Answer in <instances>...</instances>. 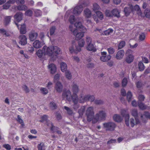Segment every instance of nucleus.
Returning <instances> with one entry per match:
<instances>
[{
  "label": "nucleus",
  "instance_id": "nucleus-1",
  "mask_svg": "<svg viewBox=\"0 0 150 150\" xmlns=\"http://www.w3.org/2000/svg\"><path fill=\"white\" fill-rule=\"evenodd\" d=\"M43 54L53 57L56 56V46H50L48 47L44 46L42 48Z\"/></svg>",
  "mask_w": 150,
  "mask_h": 150
},
{
  "label": "nucleus",
  "instance_id": "nucleus-2",
  "mask_svg": "<svg viewBox=\"0 0 150 150\" xmlns=\"http://www.w3.org/2000/svg\"><path fill=\"white\" fill-rule=\"evenodd\" d=\"M94 114V112L93 107H90L87 108L86 112V115L88 121L89 122L91 121H93L95 117Z\"/></svg>",
  "mask_w": 150,
  "mask_h": 150
},
{
  "label": "nucleus",
  "instance_id": "nucleus-3",
  "mask_svg": "<svg viewBox=\"0 0 150 150\" xmlns=\"http://www.w3.org/2000/svg\"><path fill=\"white\" fill-rule=\"evenodd\" d=\"M106 116L105 112L103 110L100 111L98 113L96 114L94 120L93 121V123H95L97 122L99 119L104 120Z\"/></svg>",
  "mask_w": 150,
  "mask_h": 150
},
{
  "label": "nucleus",
  "instance_id": "nucleus-4",
  "mask_svg": "<svg viewBox=\"0 0 150 150\" xmlns=\"http://www.w3.org/2000/svg\"><path fill=\"white\" fill-rule=\"evenodd\" d=\"M73 26L72 25H70L69 26V28L71 31L73 33L74 35H76V40H79L81 39L84 36V33L83 32V30H81V32L79 33H77V30L76 29H73Z\"/></svg>",
  "mask_w": 150,
  "mask_h": 150
},
{
  "label": "nucleus",
  "instance_id": "nucleus-5",
  "mask_svg": "<svg viewBox=\"0 0 150 150\" xmlns=\"http://www.w3.org/2000/svg\"><path fill=\"white\" fill-rule=\"evenodd\" d=\"M103 126L106 131H113L116 127L115 124L112 122H109L103 124Z\"/></svg>",
  "mask_w": 150,
  "mask_h": 150
},
{
  "label": "nucleus",
  "instance_id": "nucleus-6",
  "mask_svg": "<svg viewBox=\"0 0 150 150\" xmlns=\"http://www.w3.org/2000/svg\"><path fill=\"white\" fill-rule=\"evenodd\" d=\"M86 5L83 4L81 5L76 6L73 10V13L76 15H79L82 11L83 8L85 7Z\"/></svg>",
  "mask_w": 150,
  "mask_h": 150
},
{
  "label": "nucleus",
  "instance_id": "nucleus-7",
  "mask_svg": "<svg viewBox=\"0 0 150 150\" xmlns=\"http://www.w3.org/2000/svg\"><path fill=\"white\" fill-rule=\"evenodd\" d=\"M62 97L64 99H66L69 101H70L72 99V100L73 95L72 96L70 91L68 90L63 92Z\"/></svg>",
  "mask_w": 150,
  "mask_h": 150
},
{
  "label": "nucleus",
  "instance_id": "nucleus-8",
  "mask_svg": "<svg viewBox=\"0 0 150 150\" xmlns=\"http://www.w3.org/2000/svg\"><path fill=\"white\" fill-rule=\"evenodd\" d=\"M79 91L78 86L76 84L73 83L72 85V91L73 93L72 98H78L77 93Z\"/></svg>",
  "mask_w": 150,
  "mask_h": 150
},
{
  "label": "nucleus",
  "instance_id": "nucleus-9",
  "mask_svg": "<svg viewBox=\"0 0 150 150\" xmlns=\"http://www.w3.org/2000/svg\"><path fill=\"white\" fill-rule=\"evenodd\" d=\"M102 56L100 57V59L103 62H107L110 60L111 57V56L108 55L106 56L107 53L106 52H102L101 53Z\"/></svg>",
  "mask_w": 150,
  "mask_h": 150
},
{
  "label": "nucleus",
  "instance_id": "nucleus-10",
  "mask_svg": "<svg viewBox=\"0 0 150 150\" xmlns=\"http://www.w3.org/2000/svg\"><path fill=\"white\" fill-rule=\"evenodd\" d=\"M38 35V33L33 30H31L29 34V38L31 41L36 40Z\"/></svg>",
  "mask_w": 150,
  "mask_h": 150
},
{
  "label": "nucleus",
  "instance_id": "nucleus-11",
  "mask_svg": "<svg viewBox=\"0 0 150 150\" xmlns=\"http://www.w3.org/2000/svg\"><path fill=\"white\" fill-rule=\"evenodd\" d=\"M126 111L125 109L121 110V114L123 117L125 118V123L127 126H129V114H126Z\"/></svg>",
  "mask_w": 150,
  "mask_h": 150
},
{
  "label": "nucleus",
  "instance_id": "nucleus-12",
  "mask_svg": "<svg viewBox=\"0 0 150 150\" xmlns=\"http://www.w3.org/2000/svg\"><path fill=\"white\" fill-rule=\"evenodd\" d=\"M129 125H130L132 127H133L134 125L139 124L140 122L139 120L136 117L135 118V119L132 118L129 119Z\"/></svg>",
  "mask_w": 150,
  "mask_h": 150
},
{
  "label": "nucleus",
  "instance_id": "nucleus-13",
  "mask_svg": "<svg viewBox=\"0 0 150 150\" xmlns=\"http://www.w3.org/2000/svg\"><path fill=\"white\" fill-rule=\"evenodd\" d=\"M19 43L22 45H24L27 43V38L26 36L24 35H21L19 37Z\"/></svg>",
  "mask_w": 150,
  "mask_h": 150
},
{
  "label": "nucleus",
  "instance_id": "nucleus-14",
  "mask_svg": "<svg viewBox=\"0 0 150 150\" xmlns=\"http://www.w3.org/2000/svg\"><path fill=\"white\" fill-rule=\"evenodd\" d=\"M60 77V75L57 74V80ZM63 86L62 83L59 81H57V92H60L62 91Z\"/></svg>",
  "mask_w": 150,
  "mask_h": 150
},
{
  "label": "nucleus",
  "instance_id": "nucleus-15",
  "mask_svg": "<svg viewBox=\"0 0 150 150\" xmlns=\"http://www.w3.org/2000/svg\"><path fill=\"white\" fill-rule=\"evenodd\" d=\"M48 68L50 70V73L51 74H54L56 71V66L53 64H49Z\"/></svg>",
  "mask_w": 150,
  "mask_h": 150
},
{
  "label": "nucleus",
  "instance_id": "nucleus-16",
  "mask_svg": "<svg viewBox=\"0 0 150 150\" xmlns=\"http://www.w3.org/2000/svg\"><path fill=\"white\" fill-rule=\"evenodd\" d=\"M125 54V52L123 50H119L117 53L116 55V58L118 60L122 59Z\"/></svg>",
  "mask_w": 150,
  "mask_h": 150
},
{
  "label": "nucleus",
  "instance_id": "nucleus-17",
  "mask_svg": "<svg viewBox=\"0 0 150 150\" xmlns=\"http://www.w3.org/2000/svg\"><path fill=\"white\" fill-rule=\"evenodd\" d=\"M132 12L136 11L137 13L139 15H140L142 14L141 11L139 6L137 5H135L134 6H132Z\"/></svg>",
  "mask_w": 150,
  "mask_h": 150
},
{
  "label": "nucleus",
  "instance_id": "nucleus-18",
  "mask_svg": "<svg viewBox=\"0 0 150 150\" xmlns=\"http://www.w3.org/2000/svg\"><path fill=\"white\" fill-rule=\"evenodd\" d=\"M141 118L143 122H145L146 121V118L150 119V114L148 112H145L144 114L141 115Z\"/></svg>",
  "mask_w": 150,
  "mask_h": 150
},
{
  "label": "nucleus",
  "instance_id": "nucleus-19",
  "mask_svg": "<svg viewBox=\"0 0 150 150\" xmlns=\"http://www.w3.org/2000/svg\"><path fill=\"white\" fill-rule=\"evenodd\" d=\"M74 26L77 28L82 29L83 32H86V28L82 25L81 22H76L74 24Z\"/></svg>",
  "mask_w": 150,
  "mask_h": 150
},
{
  "label": "nucleus",
  "instance_id": "nucleus-20",
  "mask_svg": "<svg viewBox=\"0 0 150 150\" xmlns=\"http://www.w3.org/2000/svg\"><path fill=\"white\" fill-rule=\"evenodd\" d=\"M22 13L21 12H18L14 16L15 21L18 22H20L22 19Z\"/></svg>",
  "mask_w": 150,
  "mask_h": 150
},
{
  "label": "nucleus",
  "instance_id": "nucleus-21",
  "mask_svg": "<svg viewBox=\"0 0 150 150\" xmlns=\"http://www.w3.org/2000/svg\"><path fill=\"white\" fill-rule=\"evenodd\" d=\"M129 7L125 8L124 11L126 16H128L129 15L132 11V5L129 4Z\"/></svg>",
  "mask_w": 150,
  "mask_h": 150
},
{
  "label": "nucleus",
  "instance_id": "nucleus-22",
  "mask_svg": "<svg viewBox=\"0 0 150 150\" xmlns=\"http://www.w3.org/2000/svg\"><path fill=\"white\" fill-rule=\"evenodd\" d=\"M43 45L42 43L39 40H36L33 43V47L36 48H39Z\"/></svg>",
  "mask_w": 150,
  "mask_h": 150
},
{
  "label": "nucleus",
  "instance_id": "nucleus-23",
  "mask_svg": "<svg viewBox=\"0 0 150 150\" xmlns=\"http://www.w3.org/2000/svg\"><path fill=\"white\" fill-rule=\"evenodd\" d=\"M113 120L115 122H120L122 120V118L119 115L115 114L113 117Z\"/></svg>",
  "mask_w": 150,
  "mask_h": 150
},
{
  "label": "nucleus",
  "instance_id": "nucleus-24",
  "mask_svg": "<svg viewBox=\"0 0 150 150\" xmlns=\"http://www.w3.org/2000/svg\"><path fill=\"white\" fill-rule=\"evenodd\" d=\"M72 100L73 103H74L73 108L75 110H77L79 107V105L77 103L78 101V98H74L73 97Z\"/></svg>",
  "mask_w": 150,
  "mask_h": 150
},
{
  "label": "nucleus",
  "instance_id": "nucleus-25",
  "mask_svg": "<svg viewBox=\"0 0 150 150\" xmlns=\"http://www.w3.org/2000/svg\"><path fill=\"white\" fill-rule=\"evenodd\" d=\"M120 11L117 8L113 9L112 11V15L117 18H119L120 17Z\"/></svg>",
  "mask_w": 150,
  "mask_h": 150
},
{
  "label": "nucleus",
  "instance_id": "nucleus-26",
  "mask_svg": "<svg viewBox=\"0 0 150 150\" xmlns=\"http://www.w3.org/2000/svg\"><path fill=\"white\" fill-rule=\"evenodd\" d=\"M26 32L25 25L24 24L21 25L20 30V33L23 34H25L26 33Z\"/></svg>",
  "mask_w": 150,
  "mask_h": 150
},
{
  "label": "nucleus",
  "instance_id": "nucleus-27",
  "mask_svg": "<svg viewBox=\"0 0 150 150\" xmlns=\"http://www.w3.org/2000/svg\"><path fill=\"white\" fill-rule=\"evenodd\" d=\"M61 70L62 72H64L67 71V64L64 62H62L60 64Z\"/></svg>",
  "mask_w": 150,
  "mask_h": 150
},
{
  "label": "nucleus",
  "instance_id": "nucleus-28",
  "mask_svg": "<svg viewBox=\"0 0 150 150\" xmlns=\"http://www.w3.org/2000/svg\"><path fill=\"white\" fill-rule=\"evenodd\" d=\"M85 16L88 18L91 17V11L88 9L86 8L84 11Z\"/></svg>",
  "mask_w": 150,
  "mask_h": 150
},
{
  "label": "nucleus",
  "instance_id": "nucleus-29",
  "mask_svg": "<svg viewBox=\"0 0 150 150\" xmlns=\"http://www.w3.org/2000/svg\"><path fill=\"white\" fill-rule=\"evenodd\" d=\"M134 59L133 56L130 54L127 57L126 59V61L128 63H130L132 62Z\"/></svg>",
  "mask_w": 150,
  "mask_h": 150
},
{
  "label": "nucleus",
  "instance_id": "nucleus-30",
  "mask_svg": "<svg viewBox=\"0 0 150 150\" xmlns=\"http://www.w3.org/2000/svg\"><path fill=\"white\" fill-rule=\"evenodd\" d=\"M86 97V95L83 96L82 95H81L79 99V102L80 103H83L87 101Z\"/></svg>",
  "mask_w": 150,
  "mask_h": 150
},
{
  "label": "nucleus",
  "instance_id": "nucleus-31",
  "mask_svg": "<svg viewBox=\"0 0 150 150\" xmlns=\"http://www.w3.org/2000/svg\"><path fill=\"white\" fill-rule=\"evenodd\" d=\"M37 148L38 150H45V148L44 144L43 142H41L37 146Z\"/></svg>",
  "mask_w": 150,
  "mask_h": 150
},
{
  "label": "nucleus",
  "instance_id": "nucleus-32",
  "mask_svg": "<svg viewBox=\"0 0 150 150\" xmlns=\"http://www.w3.org/2000/svg\"><path fill=\"white\" fill-rule=\"evenodd\" d=\"M85 110V107L84 106L81 107V108L79 109L78 110V112L80 117H81L82 116Z\"/></svg>",
  "mask_w": 150,
  "mask_h": 150
},
{
  "label": "nucleus",
  "instance_id": "nucleus-33",
  "mask_svg": "<svg viewBox=\"0 0 150 150\" xmlns=\"http://www.w3.org/2000/svg\"><path fill=\"white\" fill-rule=\"evenodd\" d=\"M87 101L91 102L93 101L95 99V97L93 95H86Z\"/></svg>",
  "mask_w": 150,
  "mask_h": 150
},
{
  "label": "nucleus",
  "instance_id": "nucleus-34",
  "mask_svg": "<svg viewBox=\"0 0 150 150\" xmlns=\"http://www.w3.org/2000/svg\"><path fill=\"white\" fill-rule=\"evenodd\" d=\"M27 8V7L25 5H19L17 7V9L19 11L25 10Z\"/></svg>",
  "mask_w": 150,
  "mask_h": 150
},
{
  "label": "nucleus",
  "instance_id": "nucleus-35",
  "mask_svg": "<svg viewBox=\"0 0 150 150\" xmlns=\"http://www.w3.org/2000/svg\"><path fill=\"white\" fill-rule=\"evenodd\" d=\"M88 46L86 48L87 50L89 51H95V49H94V45L93 44L90 43L87 44Z\"/></svg>",
  "mask_w": 150,
  "mask_h": 150
},
{
  "label": "nucleus",
  "instance_id": "nucleus-36",
  "mask_svg": "<svg viewBox=\"0 0 150 150\" xmlns=\"http://www.w3.org/2000/svg\"><path fill=\"white\" fill-rule=\"evenodd\" d=\"M138 68L140 71H142L144 70L145 67L143 63L140 62L138 64Z\"/></svg>",
  "mask_w": 150,
  "mask_h": 150
},
{
  "label": "nucleus",
  "instance_id": "nucleus-37",
  "mask_svg": "<svg viewBox=\"0 0 150 150\" xmlns=\"http://www.w3.org/2000/svg\"><path fill=\"white\" fill-rule=\"evenodd\" d=\"M100 9V7L96 3L93 4V9L95 12L96 13V11H99L98 10Z\"/></svg>",
  "mask_w": 150,
  "mask_h": 150
},
{
  "label": "nucleus",
  "instance_id": "nucleus-38",
  "mask_svg": "<svg viewBox=\"0 0 150 150\" xmlns=\"http://www.w3.org/2000/svg\"><path fill=\"white\" fill-rule=\"evenodd\" d=\"M96 13L98 18L100 20H102L103 18V16L102 13L99 11L96 12Z\"/></svg>",
  "mask_w": 150,
  "mask_h": 150
},
{
  "label": "nucleus",
  "instance_id": "nucleus-39",
  "mask_svg": "<svg viewBox=\"0 0 150 150\" xmlns=\"http://www.w3.org/2000/svg\"><path fill=\"white\" fill-rule=\"evenodd\" d=\"M41 92L44 95H46L48 93L47 89L45 88H41L40 89Z\"/></svg>",
  "mask_w": 150,
  "mask_h": 150
},
{
  "label": "nucleus",
  "instance_id": "nucleus-40",
  "mask_svg": "<svg viewBox=\"0 0 150 150\" xmlns=\"http://www.w3.org/2000/svg\"><path fill=\"white\" fill-rule=\"evenodd\" d=\"M131 114L135 118H137V117L138 116V115L137 110L135 109H133L132 110Z\"/></svg>",
  "mask_w": 150,
  "mask_h": 150
},
{
  "label": "nucleus",
  "instance_id": "nucleus-41",
  "mask_svg": "<svg viewBox=\"0 0 150 150\" xmlns=\"http://www.w3.org/2000/svg\"><path fill=\"white\" fill-rule=\"evenodd\" d=\"M56 103L53 102H51L50 104V108L53 110L56 108Z\"/></svg>",
  "mask_w": 150,
  "mask_h": 150
},
{
  "label": "nucleus",
  "instance_id": "nucleus-42",
  "mask_svg": "<svg viewBox=\"0 0 150 150\" xmlns=\"http://www.w3.org/2000/svg\"><path fill=\"white\" fill-rule=\"evenodd\" d=\"M65 71V76L68 79H70L71 78V75L70 72L68 70L66 71Z\"/></svg>",
  "mask_w": 150,
  "mask_h": 150
},
{
  "label": "nucleus",
  "instance_id": "nucleus-43",
  "mask_svg": "<svg viewBox=\"0 0 150 150\" xmlns=\"http://www.w3.org/2000/svg\"><path fill=\"white\" fill-rule=\"evenodd\" d=\"M138 106L142 110L146 109L147 108V106L142 102L139 103Z\"/></svg>",
  "mask_w": 150,
  "mask_h": 150
},
{
  "label": "nucleus",
  "instance_id": "nucleus-44",
  "mask_svg": "<svg viewBox=\"0 0 150 150\" xmlns=\"http://www.w3.org/2000/svg\"><path fill=\"white\" fill-rule=\"evenodd\" d=\"M132 97V94L131 92L129 91L127 94V98L129 102L131 101Z\"/></svg>",
  "mask_w": 150,
  "mask_h": 150
},
{
  "label": "nucleus",
  "instance_id": "nucleus-45",
  "mask_svg": "<svg viewBox=\"0 0 150 150\" xmlns=\"http://www.w3.org/2000/svg\"><path fill=\"white\" fill-rule=\"evenodd\" d=\"M47 125L50 128L51 130L53 132H54V130L55 128V127L53 125L52 123H48Z\"/></svg>",
  "mask_w": 150,
  "mask_h": 150
},
{
  "label": "nucleus",
  "instance_id": "nucleus-46",
  "mask_svg": "<svg viewBox=\"0 0 150 150\" xmlns=\"http://www.w3.org/2000/svg\"><path fill=\"white\" fill-rule=\"evenodd\" d=\"M125 45V41H123L121 42L118 45V49H121L124 47Z\"/></svg>",
  "mask_w": 150,
  "mask_h": 150
},
{
  "label": "nucleus",
  "instance_id": "nucleus-47",
  "mask_svg": "<svg viewBox=\"0 0 150 150\" xmlns=\"http://www.w3.org/2000/svg\"><path fill=\"white\" fill-rule=\"evenodd\" d=\"M43 54V52L42 50H39L37 52V55L39 58H41L42 57Z\"/></svg>",
  "mask_w": 150,
  "mask_h": 150
},
{
  "label": "nucleus",
  "instance_id": "nucleus-48",
  "mask_svg": "<svg viewBox=\"0 0 150 150\" xmlns=\"http://www.w3.org/2000/svg\"><path fill=\"white\" fill-rule=\"evenodd\" d=\"M69 21L71 24L73 23L76 21V19L74 16L72 15L70 16L69 18Z\"/></svg>",
  "mask_w": 150,
  "mask_h": 150
},
{
  "label": "nucleus",
  "instance_id": "nucleus-49",
  "mask_svg": "<svg viewBox=\"0 0 150 150\" xmlns=\"http://www.w3.org/2000/svg\"><path fill=\"white\" fill-rule=\"evenodd\" d=\"M35 15L37 17L40 16L42 15V12L39 10H36L34 11Z\"/></svg>",
  "mask_w": 150,
  "mask_h": 150
},
{
  "label": "nucleus",
  "instance_id": "nucleus-50",
  "mask_svg": "<svg viewBox=\"0 0 150 150\" xmlns=\"http://www.w3.org/2000/svg\"><path fill=\"white\" fill-rule=\"evenodd\" d=\"M113 32V30L112 29H109L104 31V34L105 35H109L111 33H112Z\"/></svg>",
  "mask_w": 150,
  "mask_h": 150
},
{
  "label": "nucleus",
  "instance_id": "nucleus-51",
  "mask_svg": "<svg viewBox=\"0 0 150 150\" xmlns=\"http://www.w3.org/2000/svg\"><path fill=\"white\" fill-rule=\"evenodd\" d=\"M145 16L148 18H149L150 16V10L146 9L144 11Z\"/></svg>",
  "mask_w": 150,
  "mask_h": 150
},
{
  "label": "nucleus",
  "instance_id": "nucleus-52",
  "mask_svg": "<svg viewBox=\"0 0 150 150\" xmlns=\"http://www.w3.org/2000/svg\"><path fill=\"white\" fill-rule=\"evenodd\" d=\"M33 14V11L29 9L25 11V15L26 16H32Z\"/></svg>",
  "mask_w": 150,
  "mask_h": 150
},
{
  "label": "nucleus",
  "instance_id": "nucleus-53",
  "mask_svg": "<svg viewBox=\"0 0 150 150\" xmlns=\"http://www.w3.org/2000/svg\"><path fill=\"white\" fill-rule=\"evenodd\" d=\"M64 109L67 111L69 114L71 115L72 114L73 112L72 110L69 108L65 106L64 107Z\"/></svg>",
  "mask_w": 150,
  "mask_h": 150
},
{
  "label": "nucleus",
  "instance_id": "nucleus-54",
  "mask_svg": "<svg viewBox=\"0 0 150 150\" xmlns=\"http://www.w3.org/2000/svg\"><path fill=\"white\" fill-rule=\"evenodd\" d=\"M107 50L110 54H112L115 52V49L112 47L108 48Z\"/></svg>",
  "mask_w": 150,
  "mask_h": 150
},
{
  "label": "nucleus",
  "instance_id": "nucleus-55",
  "mask_svg": "<svg viewBox=\"0 0 150 150\" xmlns=\"http://www.w3.org/2000/svg\"><path fill=\"white\" fill-rule=\"evenodd\" d=\"M56 29L55 27L54 26L52 27L50 29V34L51 35H52L54 33Z\"/></svg>",
  "mask_w": 150,
  "mask_h": 150
},
{
  "label": "nucleus",
  "instance_id": "nucleus-56",
  "mask_svg": "<svg viewBox=\"0 0 150 150\" xmlns=\"http://www.w3.org/2000/svg\"><path fill=\"white\" fill-rule=\"evenodd\" d=\"M22 88L23 90L25 91L26 93H28L29 92V89L26 85H23L22 86Z\"/></svg>",
  "mask_w": 150,
  "mask_h": 150
},
{
  "label": "nucleus",
  "instance_id": "nucleus-57",
  "mask_svg": "<svg viewBox=\"0 0 150 150\" xmlns=\"http://www.w3.org/2000/svg\"><path fill=\"white\" fill-rule=\"evenodd\" d=\"M11 16H7L5 18V23L6 25H7L11 21Z\"/></svg>",
  "mask_w": 150,
  "mask_h": 150
},
{
  "label": "nucleus",
  "instance_id": "nucleus-58",
  "mask_svg": "<svg viewBox=\"0 0 150 150\" xmlns=\"http://www.w3.org/2000/svg\"><path fill=\"white\" fill-rule=\"evenodd\" d=\"M85 41L83 39L80 40L79 42V45L80 47H83L85 44Z\"/></svg>",
  "mask_w": 150,
  "mask_h": 150
},
{
  "label": "nucleus",
  "instance_id": "nucleus-59",
  "mask_svg": "<svg viewBox=\"0 0 150 150\" xmlns=\"http://www.w3.org/2000/svg\"><path fill=\"white\" fill-rule=\"evenodd\" d=\"M145 36L144 34L142 33L139 35V39L141 41H143L145 39Z\"/></svg>",
  "mask_w": 150,
  "mask_h": 150
},
{
  "label": "nucleus",
  "instance_id": "nucleus-60",
  "mask_svg": "<svg viewBox=\"0 0 150 150\" xmlns=\"http://www.w3.org/2000/svg\"><path fill=\"white\" fill-rule=\"evenodd\" d=\"M47 117L48 116L47 115H43L42 117V119L40 120V122H43L44 121L46 120L47 119Z\"/></svg>",
  "mask_w": 150,
  "mask_h": 150
},
{
  "label": "nucleus",
  "instance_id": "nucleus-61",
  "mask_svg": "<svg viewBox=\"0 0 150 150\" xmlns=\"http://www.w3.org/2000/svg\"><path fill=\"white\" fill-rule=\"evenodd\" d=\"M94 103L96 104L100 105L103 104V102L100 100H96L94 101Z\"/></svg>",
  "mask_w": 150,
  "mask_h": 150
},
{
  "label": "nucleus",
  "instance_id": "nucleus-62",
  "mask_svg": "<svg viewBox=\"0 0 150 150\" xmlns=\"http://www.w3.org/2000/svg\"><path fill=\"white\" fill-rule=\"evenodd\" d=\"M10 6V4H9L8 2H7L5 4L3 5V8L5 9H7L9 8Z\"/></svg>",
  "mask_w": 150,
  "mask_h": 150
},
{
  "label": "nucleus",
  "instance_id": "nucleus-63",
  "mask_svg": "<svg viewBox=\"0 0 150 150\" xmlns=\"http://www.w3.org/2000/svg\"><path fill=\"white\" fill-rule=\"evenodd\" d=\"M127 83V80L126 78H124L122 80V85L123 86H125Z\"/></svg>",
  "mask_w": 150,
  "mask_h": 150
},
{
  "label": "nucleus",
  "instance_id": "nucleus-64",
  "mask_svg": "<svg viewBox=\"0 0 150 150\" xmlns=\"http://www.w3.org/2000/svg\"><path fill=\"white\" fill-rule=\"evenodd\" d=\"M105 15L107 16L111 17L112 16V12L109 10H106L105 12Z\"/></svg>",
  "mask_w": 150,
  "mask_h": 150
}]
</instances>
